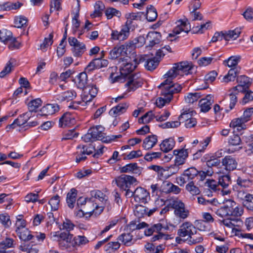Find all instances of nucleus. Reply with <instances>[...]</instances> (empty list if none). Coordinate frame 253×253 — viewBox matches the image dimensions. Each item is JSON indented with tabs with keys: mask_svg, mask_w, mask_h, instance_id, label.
<instances>
[{
	"mask_svg": "<svg viewBox=\"0 0 253 253\" xmlns=\"http://www.w3.org/2000/svg\"><path fill=\"white\" fill-rule=\"evenodd\" d=\"M193 66L191 63L187 61H183L174 64L165 75V78H167L160 85L158 88L161 91V95L163 97H159L156 100V105L159 108L163 107L166 103L170 102L173 98V94L179 92L182 87L180 84L174 83L172 79L178 75L184 76L192 74Z\"/></svg>",
	"mask_w": 253,
	"mask_h": 253,
	"instance_id": "1",
	"label": "nucleus"
},
{
	"mask_svg": "<svg viewBox=\"0 0 253 253\" xmlns=\"http://www.w3.org/2000/svg\"><path fill=\"white\" fill-rule=\"evenodd\" d=\"M144 60V57L142 56L135 58L133 60L127 56L119 58L117 60V65L119 68L121 75L114 76V73H112L110 76V78L112 80V83L124 82L126 80V78L132 73L137 65Z\"/></svg>",
	"mask_w": 253,
	"mask_h": 253,
	"instance_id": "2",
	"label": "nucleus"
},
{
	"mask_svg": "<svg viewBox=\"0 0 253 253\" xmlns=\"http://www.w3.org/2000/svg\"><path fill=\"white\" fill-rule=\"evenodd\" d=\"M145 14L142 12H132L126 14L125 17L127 19L125 24L122 27L121 31L112 30L111 34L113 40L123 41L128 38L130 31H133L137 26V21H141Z\"/></svg>",
	"mask_w": 253,
	"mask_h": 253,
	"instance_id": "3",
	"label": "nucleus"
},
{
	"mask_svg": "<svg viewBox=\"0 0 253 253\" xmlns=\"http://www.w3.org/2000/svg\"><path fill=\"white\" fill-rule=\"evenodd\" d=\"M244 212L243 208L231 199L226 200L216 211V214L221 217L226 216L240 217Z\"/></svg>",
	"mask_w": 253,
	"mask_h": 253,
	"instance_id": "4",
	"label": "nucleus"
},
{
	"mask_svg": "<svg viewBox=\"0 0 253 253\" xmlns=\"http://www.w3.org/2000/svg\"><path fill=\"white\" fill-rule=\"evenodd\" d=\"M51 238L58 242V246L62 250L69 252L74 250L73 235L69 232H54L50 233Z\"/></svg>",
	"mask_w": 253,
	"mask_h": 253,
	"instance_id": "5",
	"label": "nucleus"
},
{
	"mask_svg": "<svg viewBox=\"0 0 253 253\" xmlns=\"http://www.w3.org/2000/svg\"><path fill=\"white\" fill-rule=\"evenodd\" d=\"M114 182L117 184L121 190L126 191L125 196L126 197H127V192L132 191L131 189V186L137 184V181L134 177L126 174H123L117 177L113 181L112 183Z\"/></svg>",
	"mask_w": 253,
	"mask_h": 253,
	"instance_id": "6",
	"label": "nucleus"
},
{
	"mask_svg": "<svg viewBox=\"0 0 253 253\" xmlns=\"http://www.w3.org/2000/svg\"><path fill=\"white\" fill-rule=\"evenodd\" d=\"M169 205L173 209H174V214L180 218L185 219L189 215V211L185 208L184 204L180 200H170Z\"/></svg>",
	"mask_w": 253,
	"mask_h": 253,
	"instance_id": "7",
	"label": "nucleus"
},
{
	"mask_svg": "<svg viewBox=\"0 0 253 253\" xmlns=\"http://www.w3.org/2000/svg\"><path fill=\"white\" fill-rule=\"evenodd\" d=\"M127 198H130L133 196L136 202L144 204L146 203L147 200L150 199L149 192L141 187H137L134 191L127 192Z\"/></svg>",
	"mask_w": 253,
	"mask_h": 253,
	"instance_id": "8",
	"label": "nucleus"
},
{
	"mask_svg": "<svg viewBox=\"0 0 253 253\" xmlns=\"http://www.w3.org/2000/svg\"><path fill=\"white\" fill-rule=\"evenodd\" d=\"M199 171L194 167H191L185 170L182 174L176 178L177 183L183 186L186 182L193 180L198 175Z\"/></svg>",
	"mask_w": 253,
	"mask_h": 253,
	"instance_id": "9",
	"label": "nucleus"
},
{
	"mask_svg": "<svg viewBox=\"0 0 253 253\" xmlns=\"http://www.w3.org/2000/svg\"><path fill=\"white\" fill-rule=\"evenodd\" d=\"M69 44L72 46L71 50L73 54L75 57H81L85 50V45L74 37L68 38Z\"/></svg>",
	"mask_w": 253,
	"mask_h": 253,
	"instance_id": "10",
	"label": "nucleus"
},
{
	"mask_svg": "<svg viewBox=\"0 0 253 253\" xmlns=\"http://www.w3.org/2000/svg\"><path fill=\"white\" fill-rule=\"evenodd\" d=\"M104 127L99 125L92 127L89 129L88 132L91 134L93 140H101L103 142L108 143V137H105V133H103Z\"/></svg>",
	"mask_w": 253,
	"mask_h": 253,
	"instance_id": "11",
	"label": "nucleus"
},
{
	"mask_svg": "<svg viewBox=\"0 0 253 253\" xmlns=\"http://www.w3.org/2000/svg\"><path fill=\"white\" fill-rule=\"evenodd\" d=\"M237 82L239 84L233 87L232 89L235 90V91H238V92H245L246 89L249 88L251 84V79L245 75L238 76Z\"/></svg>",
	"mask_w": 253,
	"mask_h": 253,
	"instance_id": "12",
	"label": "nucleus"
},
{
	"mask_svg": "<svg viewBox=\"0 0 253 253\" xmlns=\"http://www.w3.org/2000/svg\"><path fill=\"white\" fill-rule=\"evenodd\" d=\"M195 231V227L190 222H185L180 226L177 230V235L180 237H189L192 232Z\"/></svg>",
	"mask_w": 253,
	"mask_h": 253,
	"instance_id": "13",
	"label": "nucleus"
},
{
	"mask_svg": "<svg viewBox=\"0 0 253 253\" xmlns=\"http://www.w3.org/2000/svg\"><path fill=\"white\" fill-rule=\"evenodd\" d=\"M76 123L75 116L69 112L64 113L59 119V125L60 127L70 126Z\"/></svg>",
	"mask_w": 253,
	"mask_h": 253,
	"instance_id": "14",
	"label": "nucleus"
},
{
	"mask_svg": "<svg viewBox=\"0 0 253 253\" xmlns=\"http://www.w3.org/2000/svg\"><path fill=\"white\" fill-rule=\"evenodd\" d=\"M222 166L227 171L235 169L237 166V162L235 159L231 156H226L222 160Z\"/></svg>",
	"mask_w": 253,
	"mask_h": 253,
	"instance_id": "15",
	"label": "nucleus"
},
{
	"mask_svg": "<svg viewBox=\"0 0 253 253\" xmlns=\"http://www.w3.org/2000/svg\"><path fill=\"white\" fill-rule=\"evenodd\" d=\"M121 173L131 172L133 174L139 175L141 173V168L138 166L136 163H132L127 164L123 167L120 168Z\"/></svg>",
	"mask_w": 253,
	"mask_h": 253,
	"instance_id": "16",
	"label": "nucleus"
},
{
	"mask_svg": "<svg viewBox=\"0 0 253 253\" xmlns=\"http://www.w3.org/2000/svg\"><path fill=\"white\" fill-rule=\"evenodd\" d=\"M177 23L176 27L173 30L174 34H179L181 31L188 33L190 31V24L188 22L187 19H186L185 21L179 20L177 21Z\"/></svg>",
	"mask_w": 253,
	"mask_h": 253,
	"instance_id": "17",
	"label": "nucleus"
},
{
	"mask_svg": "<svg viewBox=\"0 0 253 253\" xmlns=\"http://www.w3.org/2000/svg\"><path fill=\"white\" fill-rule=\"evenodd\" d=\"M213 103V96L211 94L207 95L205 98L201 99L199 101L201 111L203 112H208L211 109V106Z\"/></svg>",
	"mask_w": 253,
	"mask_h": 253,
	"instance_id": "18",
	"label": "nucleus"
},
{
	"mask_svg": "<svg viewBox=\"0 0 253 253\" xmlns=\"http://www.w3.org/2000/svg\"><path fill=\"white\" fill-rule=\"evenodd\" d=\"M162 191L166 193H173L174 194H178L180 192V188L172 184L169 181H165L163 182L161 186Z\"/></svg>",
	"mask_w": 253,
	"mask_h": 253,
	"instance_id": "19",
	"label": "nucleus"
},
{
	"mask_svg": "<svg viewBox=\"0 0 253 253\" xmlns=\"http://www.w3.org/2000/svg\"><path fill=\"white\" fill-rule=\"evenodd\" d=\"M146 40L149 42V46L152 47L155 44L160 43L161 41V35L159 32L151 31L147 34Z\"/></svg>",
	"mask_w": 253,
	"mask_h": 253,
	"instance_id": "20",
	"label": "nucleus"
},
{
	"mask_svg": "<svg viewBox=\"0 0 253 253\" xmlns=\"http://www.w3.org/2000/svg\"><path fill=\"white\" fill-rule=\"evenodd\" d=\"M76 96V92L73 90H70L58 94L56 96V99L59 101H66L68 102L74 99Z\"/></svg>",
	"mask_w": 253,
	"mask_h": 253,
	"instance_id": "21",
	"label": "nucleus"
},
{
	"mask_svg": "<svg viewBox=\"0 0 253 253\" xmlns=\"http://www.w3.org/2000/svg\"><path fill=\"white\" fill-rule=\"evenodd\" d=\"M189 237H188L187 241L189 245H195L197 244L201 243L203 242L204 239L203 236L200 233L197 232L195 228V231L192 232Z\"/></svg>",
	"mask_w": 253,
	"mask_h": 253,
	"instance_id": "22",
	"label": "nucleus"
},
{
	"mask_svg": "<svg viewBox=\"0 0 253 253\" xmlns=\"http://www.w3.org/2000/svg\"><path fill=\"white\" fill-rule=\"evenodd\" d=\"M59 109V105L57 104H47L41 109V115H51L58 111Z\"/></svg>",
	"mask_w": 253,
	"mask_h": 253,
	"instance_id": "23",
	"label": "nucleus"
},
{
	"mask_svg": "<svg viewBox=\"0 0 253 253\" xmlns=\"http://www.w3.org/2000/svg\"><path fill=\"white\" fill-rule=\"evenodd\" d=\"M175 143L174 139L172 137L165 139L160 144V149L162 151L167 153L173 148Z\"/></svg>",
	"mask_w": 253,
	"mask_h": 253,
	"instance_id": "24",
	"label": "nucleus"
},
{
	"mask_svg": "<svg viewBox=\"0 0 253 253\" xmlns=\"http://www.w3.org/2000/svg\"><path fill=\"white\" fill-rule=\"evenodd\" d=\"M158 141L157 136L154 134L146 137L143 140L142 147L145 150L152 148Z\"/></svg>",
	"mask_w": 253,
	"mask_h": 253,
	"instance_id": "25",
	"label": "nucleus"
},
{
	"mask_svg": "<svg viewBox=\"0 0 253 253\" xmlns=\"http://www.w3.org/2000/svg\"><path fill=\"white\" fill-rule=\"evenodd\" d=\"M87 75L85 72H83L77 76L75 83L78 88L84 89L87 84Z\"/></svg>",
	"mask_w": 253,
	"mask_h": 253,
	"instance_id": "26",
	"label": "nucleus"
},
{
	"mask_svg": "<svg viewBox=\"0 0 253 253\" xmlns=\"http://www.w3.org/2000/svg\"><path fill=\"white\" fill-rule=\"evenodd\" d=\"M117 240L121 241L126 246H130L134 244L133 241V236L130 233L127 232V233H124L119 235Z\"/></svg>",
	"mask_w": 253,
	"mask_h": 253,
	"instance_id": "27",
	"label": "nucleus"
},
{
	"mask_svg": "<svg viewBox=\"0 0 253 253\" xmlns=\"http://www.w3.org/2000/svg\"><path fill=\"white\" fill-rule=\"evenodd\" d=\"M124 46H120L119 47H115L111 50L109 53L110 58L115 59L120 56H124L127 54L126 51L124 50Z\"/></svg>",
	"mask_w": 253,
	"mask_h": 253,
	"instance_id": "28",
	"label": "nucleus"
},
{
	"mask_svg": "<svg viewBox=\"0 0 253 253\" xmlns=\"http://www.w3.org/2000/svg\"><path fill=\"white\" fill-rule=\"evenodd\" d=\"M127 106L126 103H121L112 108L109 111L110 115L116 117L126 112Z\"/></svg>",
	"mask_w": 253,
	"mask_h": 253,
	"instance_id": "29",
	"label": "nucleus"
},
{
	"mask_svg": "<svg viewBox=\"0 0 253 253\" xmlns=\"http://www.w3.org/2000/svg\"><path fill=\"white\" fill-rule=\"evenodd\" d=\"M77 190L72 188L67 195L66 201L69 208L73 209L76 200Z\"/></svg>",
	"mask_w": 253,
	"mask_h": 253,
	"instance_id": "30",
	"label": "nucleus"
},
{
	"mask_svg": "<svg viewBox=\"0 0 253 253\" xmlns=\"http://www.w3.org/2000/svg\"><path fill=\"white\" fill-rule=\"evenodd\" d=\"M238 67H234L230 69L228 74L223 78V81L225 83L234 81L236 78L237 75L239 74Z\"/></svg>",
	"mask_w": 253,
	"mask_h": 253,
	"instance_id": "31",
	"label": "nucleus"
},
{
	"mask_svg": "<svg viewBox=\"0 0 253 253\" xmlns=\"http://www.w3.org/2000/svg\"><path fill=\"white\" fill-rule=\"evenodd\" d=\"M15 232L20 239L25 242L32 239L34 237L31 234L30 231L27 228L23 229L20 230H15Z\"/></svg>",
	"mask_w": 253,
	"mask_h": 253,
	"instance_id": "32",
	"label": "nucleus"
},
{
	"mask_svg": "<svg viewBox=\"0 0 253 253\" xmlns=\"http://www.w3.org/2000/svg\"><path fill=\"white\" fill-rule=\"evenodd\" d=\"M13 37L12 33L10 31L6 29L0 30V41L4 44H7Z\"/></svg>",
	"mask_w": 253,
	"mask_h": 253,
	"instance_id": "33",
	"label": "nucleus"
},
{
	"mask_svg": "<svg viewBox=\"0 0 253 253\" xmlns=\"http://www.w3.org/2000/svg\"><path fill=\"white\" fill-rule=\"evenodd\" d=\"M163 228V225L160 223L154 224L145 230V235L147 236H151L154 233H158L161 232Z\"/></svg>",
	"mask_w": 253,
	"mask_h": 253,
	"instance_id": "34",
	"label": "nucleus"
},
{
	"mask_svg": "<svg viewBox=\"0 0 253 253\" xmlns=\"http://www.w3.org/2000/svg\"><path fill=\"white\" fill-rule=\"evenodd\" d=\"M105 7L102 2L100 1H97L94 5V10L93 13L90 14L92 18L100 17L102 15V11Z\"/></svg>",
	"mask_w": 253,
	"mask_h": 253,
	"instance_id": "35",
	"label": "nucleus"
},
{
	"mask_svg": "<svg viewBox=\"0 0 253 253\" xmlns=\"http://www.w3.org/2000/svg\"><path fill=\"white\" fill-rule=\"evenodd\" d=\"M146 19L148 21L153 22L155 21L158 17V14L156 8L150 5L147 8V13L145 14Z\"/></svg>",
	"mask_w": 253,
	"mask_h": 253,
	"instance_id": "36",
	"label": "nucleus"
},
{
	"mask_svg": "<svg viewBox=\"0 0 253 253\" xmlns=\"http://www.w3.org/2000/svg\"><path fill=\"white\" fill-rule=\"evenodd\" d=\"M243 205L248 210L253 211V195L246 194L243 199Z\"/></svg>",
	"mask_w": 253,
	"mask_h": 253,
	"instance_id": "37",
	"label": "nucleus"
},
{
	"mask_svg": "<svg viewBox=\"0 0 253 253\" xmlns=\"http://www.w3.org/2000/svg\"><path fill=\"white\" fill-rule=\"evenodd\" d=\"M23 4L19 1L16 2H6L2 4V10L9 11L19 9Z\"/></svg>",
	"mask_w": 253,
	"mask_h": 253,
	"instance_id": "38",
	"label": "nucleus"
},
{
	"mask_svg": "<svg viewBox=\"0 0 253 253\" xmlns=\"http://www.w3.org/2000/svg\"><path fill=\"white\" fill-rule=\"evenodd\" d=\"M218 179V186H221L223 189H226L231 183V178L228 174L219 176Z\"/></svg>",
	"mask_w": 253,
	"mask_h": 253,
	"instance_id": "39",
	"label": "nucleus"
},
{
	"mask_svg": "<svg viewBox=\"0 0 253 253\" xmlns=\"http://www.w3.org/2000/svg\"><path fill=\"white\" fill-rule=\"evenodd\" d=\"M121 244L119 241L110 242L107 244L104 247V250L108 253H112L115 252L120 248Z\"/></svg>",
	"mask_w": 253,
	"mask_h": 253,
	"instance_id": "40",
	"label": "nucleus"
},
{
	"mask_svg": "<svg viewBox=\"0 0 253 253\" xmlns=\"http://www.w3.org/2000/svg\"><path fill=\"white\" fill-rule=\"evenodd\" d=\"M241 56H232L230 57L227 60H224L223 64L225 65L228 66L229 67H237V65L239 62L241 60Z\"/></svg>",
	"mask_w": 253,
	"mask_h": 253,
	"instance_id": "41",
	"label": "nucleus"
},
{
	"mask_svg": "<svg viewBox=\"0 0 253 253\" xmlns=\"http://www.w3.org/2000/svg\"><path fill=\"white\" fill-rule=\"evenodd\" d=\"M240 33V29L236 28L233 30H229L227 32L224 33V40L227 41L230 39L235 40L239 36Z\"/></svg>",
	"mask_w": 253,
	"mask_h": 253,
	"instance_id": "42",
	"label": "nucleus"
},
{
	"mask_svg": "<svg viewBox=\"0 0 253 253\" xmlns=\"http://www.w3.org/2000/svg\"><path fill=\"white\" fill-rule=\"evenodd\" d=\"M155 119V115L152 111H149L138 119L139 124H148L153 119Z\"/></svg>",
	"mask_w": 253,
	"mask_h": 253,
	"instance_id": "43",
	"label": "nucleus"
},
{
	"mask_svg": "<svg viewBox=\"0 0 253 253\" xmlns=\"http://www.w3.org/2000/svg\"><path fill=\"white\" fill-rule=\"evenodd\" d=\"M42 101L40 98H37L31 100L28 103L29 112L32 113L37 112V109L41 106Z\"/></svg>",
	"mask_w": 253,
	"mask_h": 253,
	"instance_id": "44",
	"label": "nucleus"
},
{
	"mask_svg": "<svg viewBox=\"0 0 253 253\" xmlns=\"http://www.w3.org/2000/svg\"><path fill=\"white\" fill-rule=\"evenodd\" d=\"M90 195L91 197L90 198H92L91 203L94 204V199H97L101 202H103L105 200V195L100 190H95L91 191L90 192Z\"/></svg>",
	"mask_w": 253,
	"mask_h": 253,
	"instance_id": "45",
	"label": "nucleus"
},
{
	"mask_svg": "<svg viewBox=\"0 0 253 253\" xmlns=\"http://www.w3.org/2000/svg\"><path fill=\"white\" fill-rule=\"evenodd\" d=\"M74 248L86 244L89 241L84 236H77L73 238Z\"/></svg>",
	"mask_w": 253,
	"mask_h": 253,
	"instance_id": "46",
	"label": "nucleus"
},
{
	"mask_svg": "<svg viewBox=\"0 0 253 253\" xmlns=\"http://www.w3.org/2000/svg\"><path fill=\"white\" fill-rule=\"evenodd\" d=\"M160 61V60L155 57L148 59L145 64V67L148 70L153 71L158 66Z\"/></svg>",
	"mask_w": 253,
	"mask_h": 253,
	"instance_id": "47",
	"label": "nucleus"
},
{
	"mask_svg": "<svg viewBox=\"0 0 253 253\" xmlns=\"http://www.w3.org/2000/svg\"><path fill=\"white\" fill-rule=\"evenodd\" d=\"M143 84V79H138V81H133L131 83L128 84V82L126 84V86L127 87L128 91H134L137 88L141 87Z\"/></svg>",
	"mask_w": 253,
	"mask_h": 253,
	"instance_id": "48",
	"label": "nucleus"
},
{
	"mask_svg": "<svg viewBox=\"0 0 253 253\" xmlns=\"http://www.w3.org/2000/svg\"><path fill=\"white\" fill-rule=\"evenodd\" d=\"M148 209L146 207L138 205L135 207L134 210V214L138 218H141L145 215H147V212Z\"/></svg>",
	"mask_w": 253,
	"mask_h": 253,
	"instance_id": "49",
	"label": "nucleus"
},
{
	"mask_svg": "<svg viewBox=\"0 0 253 253\" xmlns=\"http://www.w3.org/2000/svg\"><path fill=\"white\" fill-rule=\"evenodd\" d=\"M233 91H235V90H233L232 88L229 90V91L230 92V93L229 94V96H230V104H229V109H225V111L226 113H228L230 110L233 109L237 102V97L236 95V93H234L233 92Z\"/></svg>",
	"mask_w": 253,
	"mask_h": 253,
	"instance_id": "50",
	"label": "nucleus"
},
{
	"mask_svg": "<svg viewBox=\"0 0 253 253\" xmlns=\"http://www.w3.org/2000/svg\"><path fill=\"white\" fill-rule=\"evenodd\" d=\"M60 203V197L56 195L52 197L48 202L52 211H56L58 209Z\"/></svg>",
	"mask_w": 253,
	"mask_h": 253,
	"instance_id": "51",
	"label": "nucleus"
},
{
	"mask_svg": "<svg viewBox=\"0 0 253 253\" xmlns=\"http://www.w3.org/2000/svg\"><path fill=\"white\" fill-rule=\"evenodd\" d=\"M28 20L24 16H17L14 19L15 27L18 28H22L26 25Z\"/></svg>",
	"mask_w": 253,
	"mask_h": 253,
	"instance_id": "52",
	"label": "nucleus"
},
{
	"mask_svg": "<svg viewBox=\"0 0 253 253\" xmlns=\"http://www.w3.org/2000/svg\"><path fill=\"white\" fill-rule=\"evenodd\" d=\"M201 96L200 92L189 93L185 97V101L188 103H193Z\"/></svg>",
	"mask_w": 253,
	"mask_h": 253,
	"instance_id": "53",
	"label": "nucleus"
},
{
	"mask_svg": "<svg viewBox=\"0 0 253 253\" xmlns=\"http://www.w3.org/2000/svg\"><path fill=\"white\" fill-rule=\"evenodd\" d=\"M105 13L108 19H111L114 16L119 17L121 15L120 11L115 8L111 7L107 8L105 11Z\"/></svg>",
	"mask_w": 253,
	"mask_h": 253,
	"instance_id": "54",
	"label": "nucleus"
},
{
	"mask_svg": "<svg viewBox=\"0 0 253 253\" xmlns=\"http://www.w3.org/2000/svg\"><path fill=\"white\" fill-rule=\"evenodd\" d=\"M242 222L241 220L239 218H231L230 219H223L220 221V222L223 225L229 228H232L233 226H235V222Z\"/></svg>",
	"mask_w": 253,
	"mask_h": 253,
	"instance_id": "55",
	"label": "nucleus"
},
{
	"mask_svg": "<svg viewBox=\"0 0 253 253\" xmlns=\"http://www.w3.org/2000/svg\"><path fill=\"white\" fill-rule=\"evenodd\" d=\"M0 221L5 228L9 227L11 224L10 216L6 213L0 214Z\"/></svg>",
	"mask_w": 253,
	"mask_h": 253,
	"instance_id": "56",
	"label": "nucleus"
},
{
	"mask_svg": "<svg viewBox=\"0 0 253 253\" xmlns=\"http://www.w3.org/2000/svg\"><path fill=\"white\" fill-rule=\"evenodd\" d=\"M186 189L193 195H198L200 192L198 187L194 185V183L192 181L189 182L186 185Z\"/></svg>",
	"mask_w": 253,
	"mask_h": 253,
	"instance_id": "57",
	"label": "nucleus"
},
{
	"mask_svg": "<svg viewBox=\"0 0 253 253\" xmlns=\"http://www.w3.org/2000/svg\"><path fill=\"white\" fill-rule=\"evenodd\" d=\"M14 240L12 238H6L0 242V249H7L13 247Z\"/></svg>",
	"mask_w": 253,
	"mask_h": 253,
	"instance_id": "58",
	"label": "nucleus"
},
{
	"mask_svg": "<svg viewBox=\"0 0 253 253\" xmlns=\"http://www.w3.org/2000/svg\"><path fill=\"white\" fill-rule=\"evenodd\" d=\"M169 239V235L164 234L161 232L156 233L151 239V241L154 242L156 241H161L162 240L166 241Z\"/></svg>",
	"mask_w": 253,
	"mask_h": 253,
	"instance_id": "59",
	"label": "nucleus"
},
{
	"mask_svg": "<svg viewBox=\"0 0 253 253\" xmlns=\"http://www.w3.org/2000/svg\"><path fill=\"white\" fill-rule=\"evenodd\" d=\"M237 184L241 188L250 187L252 184V181L249 179H242L239 177L237 179Z\"/></svg>",
	"mask_w": 253,
	"mask_h": 253,
	"instance_id": "60",
	"label": "nucleus"
},
{
	"mask_svg": "<svg viewBox=\"0 0 253 253\" xmlns=\"http://www.w3.org/2000/svg\"><path fill=\"white\" fill-rule=\"evenodd\" d=\"M142 156V152L140 150L132 151L128 154L125 155L124 160H131L134 158H137Z\"/></svg>",
	"mask_w": 253,
	"mask_h": 253,
	"instance_id": "61",
	"label": "nucleus"
},
{
	"mask_svg": "<svg viewBox=\"0 0 253 253\" xmlns=\"http://www.w3.org/2000/svg\"><path fill=\"white\" fill-rule=\"evenodd\" d=\"M162 153L160 152L147 153L144 156V159L148 161L151 162L154 159L160 158L162 156Z\"/></svg>",
	"mask_w": 253,
	"mask_h": 253,
	"instance_id": "62",
	"label": "nucleus"
},
{
	"mask_svg": "<svg viewBox=\"0 0 253 253\" xmlns=\"http://www.w3.org/2000/svg\"><path fill=\"white\" fill-rule=\"evenodd\" d=\"M205 185L211 188L214 191L219 190L218 182L213 179H208L205 183Z\"/></svg>",
	"mask_w": 253,
	"mask_h": 253,
	"instance_id": "63",
	"label": "nucleus"
},
{
	"mask_svg": "<svg viewBox=\"0 0 253 253\" xmlns=\"http://www.w3.org/2000/svg\"><path fill=\"white\" fill-rule=\"evenodd\" d=\"M8 48L10 50L18 49L21 46L20 42H18L16 38L12 37L9 42Z\"/></svg>",
	"mask_w": 253,
	"mask_h": 253,
	"instance_id": "64",
	"label": "nucleus"
}]
</instances>
